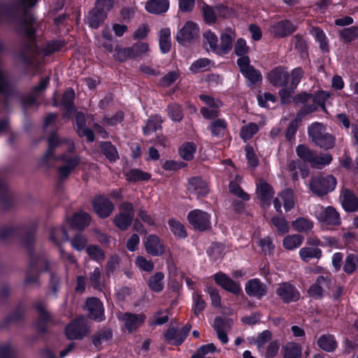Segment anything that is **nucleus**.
I'll use <instances>...</instances> for the list:
<instances>
[{"instance_id":"f8f14e48","label":"nucleus","mask_w":358,"mask_h":358,"mask_svg":"<svg viewBox=\"0 0 358 358\" xmlns=\"http://www.w3.org/2000/svg\"><path fill=\"white\" fill-rule=\"evenodd\" d=\"M276 294L285 303L296 301L300 298V294L296 288L289 282L278 285Z\"/></svg>"},{"instance_id":"412c9836","label":"nucleus","mask_w":358,"mask_h":358,"mask_svg":"<svg viewBox=\"0 0 358 358\" xmlns=\"http://www.w3.org/2000/svg\"><path fill=\"white\" fill-rule=\"evenodd\" d=\"M189 331L190 326L187 325L180 329H177L173 326L170 327L165 335L166 340L171 344L180 345L184 341Z\"/></svg>"},{"instance_id":"aec40b11","label":"nucleus","mask_w":358,"mask_h":358,"mask_svg":"<svg viewBox=\"0 0 358 358\" xmlns=\"http://www.w3.org/2000/svg\"><path fill=\"white\" fill-rule=\"evenodd\" d=\"M256 194L263 206L270 205L274 192L269 184L262 180L257 182Z\"/></svg>"},{"instance_id":"4468645a","label":"nucleus","mask_w":358,"mask_h":358,"mask_svg":"<svg viewBox=\"0 0 358 358\" xmlns=\"http://www.w3.org/2000/svg\"><path fill=\"white\" fill-rule=\"evenodd\" d=\"M331 283V280L329 274H327L325 276L320 275L309 287L308 294L313 298L320 299L322 297L326 289L329 288Z\"/></svg>"},{"instance_id":"680f3d73","label":"nucleus","mask_w":358,"mask_h":358,"mask_svg":"<svg viewBox=\"0 0 358 358\" xmlns=\"http://www.w3.org/2000/svg\"><path fill=\"white\" fill-rule=\"evenodd\" d=\"M358 265V256L349 255L345 262L343 270L345 273L350 274L353 273Z\"/></svg>"},{"instance_id":"338daca9","label":"nucleus","mask_w":358,"mask_h":358,"mask_svg":"<svg viewBox=\"0 0 358 358\" xmlns=\"http://www.w3.org/2000/svg\"><path fill=\"white\" fill-rule=\"evenodd\" d=\"M136 265L141 270L151 272L154 268V264L152 261L148 260L143 256H138L136 259Z\"/></svg>"},{"instance_id":"0eeeda50","label":"nucleus","mask_w":358,"mask_h":358,"mask_svg":"<svg viewBox=\"0 0 358 358\" xmlns=\"http://www.w3.org/2000/svg\"><path fill=\"white\" fill-rule=\"evenodd\" d=\"M187 220L196 230L203 231L210 228V216L203 210L196 209L190 211Z\"/></svg>"},{"instance_id":"4d7b16f0","label":"nucleus","mask_w":358,"mask_h":358,"mask_svg":"<svg viewBox=\"0 0 358 358\" xmlns=\"http://www.w3.org/2000/svg\"><path fill=\"white\" fill-rule=\"evenodd\" d=\"M162 120L159 115H155L148 120L145 127H143L145 134H148L151 131H155L160 127Z\"/></svg>"},{"instance_id":"4be33fe9","label":"nucleus","mask_w":358,"mask_h":358,"mask_svg":"<svg viewBox=\"0 0 358 358\" xmlns=\"http://www.w3.org/2000/svg\"><path fill=\"white\" fill-rule=\"evenodd\" d=\"M145 251L152 256H160L165 250L164 244L156 235H149L144 241Z\"/></svg>"},{"instance_id":"b1692460","label":"nucleus","mask_w":358,"mask_h":358,"mask_svg":"<svg viewBox=\"0 0 358 358\" xmlns=\"http://www.w3.org/2000/svg\"><path fill=\"white\" fill-rule=\"evenodd\" d=\"M245 289L248 295L258 299L264 296L267 290L266 285L257 278L248 280L245 284Z\"/></svg>"},{"instance_id":"393cba45","label":"nucleus","mask_w":358,"mask_h":358,"mask_svg":"<svg viewBox=\"0 0 358 358\" xmlns=\"http://www.w3.org/2000/svg\"><path fill=\"white\" fill-rule=\"evenodd\" d=\"M340 198L342 206L345 211L354 212L357 210L358 199L350 190L343 189Z\"/></svg>"},{"instance_id":"2f4dec72","label":"nucleus","mask_w":358,"mask_h":358,"mask_svg":"<svg viewBox=\"0 0 358 358\" xmlns=\"http://www.w3.org/2000/svg\"><path fill=\"white\" fill-rule=\"evenodd\" d=\"M301 346L294 342L286 343L282 348L283 358H301Z\"/></svg>"},{"instance_id":"7c9ffc66","label":"nucleus","mask_w":358,"mask_h":358,"mask_svg":"<svg viewBox=\"0 0 358 358\" xmlns=\"http://www.w3.org/2000/svg\"><path fill=\"white\" fill-rule=\"evenodd\" d=\"M169 2L168 0H149L145 4L148 12L153 14H161L168 10Z\"/></svg>"},{"instance_id":"774afa93","label":"nucleus","mask_w":358,"mask_h":358,"mask_svg":"<svg viewBox=\"0 0 358 358\" xmlns=\"http://www.w3.org/2000/svg\"><path fill=\"white\" fill-rule=\"evenodd\" d=\"M341 36L348 42L354 41L358 36V28L356 27H352L344 29L341 31Z\"/></svg>"},{"instance_id":"1a4fd4ad","label":"nucleus","mask_w":358,"mask_h":358,"mask_svg":"<svg viewBox=\"0 0 358 358\" xmlns=\"http://www.w3.org/2000/svg\"><path fill=\"white\" fill-rule=\"evenodd\" d=\"M134 215L132 204L124 203L120 206V213L114 218V223L120 229L125 230L131 224Z\"/></svg>"},{"instance_id":"13d9d810","label":"nucleus","mask_w":358,"mask_h":358,"mask_svg":"<svg viewBox=\"0 0 358 358\" xmlns=\"http://www.w3.org/2000/svg\"><path fill=\"white\" fill-rule=\"evenodd\" d=\"M114 58L119 62H124L129 59L134 58V52L131 48H117L114 54Z\"/></svg>"},{"instance_id":"c03bdc74","label":"nucleus","mask_w":358,"mask_h":358,"mask_svg":"<svg viewBox=\"0 0 358 358\" xmlns=\"http://www.w3.org/2000/svg\"><path fill=\"white\" fill-rule=\"evenodd\" d=\"M203 44L206 47L209 46L210 50L217 54L218 38L215 33L210 30L206 31L203 34Z\"/></svg>"},{"instance_id":"6e6552de","label":"nucleus","mask_w":358,"mask_h":358,"mask_svg":"<svg viewBox=\"0 0 358 358\" xmlns=\"http://www.w3.org/2000/svg\"><path fill=\"white\" fill-rule=\"evenodd\" d=\"M248 57H240L237 60V64L243 76L251 83L255 84L262 80L260 72L250 64Z\"/></svg>"},{"instance_id":"2eb2a0df","label":"nucleus","mask_w":358,"mask_h":358,"mask_svg":"<svg viewBox=\"0 0 358 358\" xmlns=\"http://www.w3.org/2000/svg\"><path fill=\"white\" fill-rule=\"evenodd\" d=\"M93 208L99 217L105 218L112 213L114 205L108 198L98 196L93 201Z\"/></svg>"},{"instance_id":"09e8293b","label":"nucleus","mask_w":358,"mask_h":358,"mask_svg":"<svg viewBox=\"0 0 358 358\" xmlns=\"http://www.w3.org/2000/svg\"><path fill=\"white\" fill-rule=\"evenodd\" d=\"M271 339V333L268 330H265L259 334L256 338L250 339V343L257 345L259 350H262L264 345Z\"/></svg>"},{"instance_id":"bf43d9fd","label":"nucleus","mask_w":358,"mask_h":358,"mask_svg":"<svg viewBox=\"0 0 358 358\" xmlns=\"http://www.w3.org/2000/svg\"><path fill=\"white\" fill-rule=\"evenodd\" d=\"M86 252L91 259L96 262H100L104 259V252L96 245H89L86 248Z\"/></svg>"},{"instance_id":"864d4df0","label":"nucleus","mask_w":358,"mask_h":358,"mask_svg":"<svg viewBox=\"0 0 358 358\" xmlns=\"http://www.w3.org/2000/svg\"><path fill=\"white\" fill-rule=\"evenodd\" d=\"M202 12L203 20L206 24H212L215 22L217 18L219 17L216 11V7L215 8L204 4L202 7Z\"/></svg>"},{"instance_id":"37998d69","label":"nucleus","mask_w":358,"mask_h":358,"mask_svg":"<svg viewBox=\"0 0 358 358\" xmlns=\"http://www.w3.org/2000/svg\"><path fill=\"white\" fill-rule=\"evenodd\" d=\"M50 238L56 245H59L69 240V235L63 227H57L52 230Z\"/></svg>"},{"instance_id":"72a5a7b5","label":"nucleus","mask_w":358,"mask_h":358,"mask_svg":"<svg viewBox=\"0 0 358 358\" xmlns=\"http://www.w3.org/2000/svg\"><path fill=\"white\" fill-rule=\"evenodd\" d=\"M292 226L298 232L307 233L312 230L314 223L307 217H300L292 222Z\"/></svg>"},{"instance_id":"f704fd0d","label":"nucleus","mask_w":358,"mask_h":358,"mask_svg":"<svg viewBox=\"0 0 358 358\" xmlns=\"http://www.w3.org/2000/svg\"><path fill=\"white\" fill-rule=\"evenodd\" d=\"M90 221L91 217L88 213L79 212L73 216L71 224L72 227L82 229L84 227L88 226L90 223Z\"/></svg>"},{"instance_id":"20e7f679","label":"nucleus","mask_w":358,"mask_h":358,"mask_svg":"<svg viewBox=\"0 0 358 358\" xmlns=\"http://www.w3.org/2000/svg\"><path fill=\"white\" fill-rule=\"evenodd\" d=\"M55 149L72 152L74 149L73 143L71 140H61L57 134H53L48 139V149L43 159L45 162H48L52 158L57 159L55 157Z\"/></svg>"},{"instance_id":"e2e57ef3","label":"nucleus","mask_w":358,"mask_h":358,"mask_svg":"<svg viewBox=\"0 0 358 358\" xmlns=\"http://www.w3.org/2000/svg\"><path fill=\"white\" fill-rule=\"evenodd\" d=\"M101 146L104 155L110 161H115L118 158L117 150L111 143L105 142L103 143Z\"/></svg>"},{"instance_id":"5701e85b","label":"nucleus","mask_w":358,"mask_h":358,"mask_svg":"<svg viewBox=\"0 0 358 358\" xmlns=\"http://www.w3.org/2000/svg\"><path fill=\"white\" fill-rule=\"evenodd\" d=\"M236 38L235 31L227 29L220 36V44H218L217 54H227L232 48L233 41Z\"/></svg>"},{"instance_id":"de8ad7c7","label":"nucleus","mask_w":358,"mask_h":358,"mask_svg":"<svg viewBox=\"0 0 358 358\" xmlns=\"http://www.w3.org/2000/svg\"><path fill=\"white\" fill-rule=\"evenodd\" d=\"M164 275L162 272H157L150 277L148 280L149 287L154 292H161L164 288Z\"/></svg>"},{"instance_id":"69168bd1","label":"nucleus","mask_w":358,"mask_h":358,"mask_svg":"<svg viewBox=\"0 0 358 358\" xmlns=\"http://www.w3.org/2000/svg\"><path fill=\"white\" fill-rule=\"evenodd\" d=\"M273 224L277 228L278 232L285 234L289 231L288 222L284 217H274L272 218Z\"/></svg>"},{"instance_id":"5fc2aeb1","label":"nucleus","mask_w":358,"mask_h":358,"mask_svg":"<svg viewBox=\"0 0 358 358\" xmlns=\"http://www.w3.org/2000/svg\"><path fill=\"white\" fill-rule=\"evenodd\" d=\"M259 130L258 125L254 122H250L242 127L240 131V136L242 139L247 141L251 138Z\"/></svg>"},{"instance_id":"c9c22d12","label":"nucleus","mask_w":358,"mask_h":358,"mask_svg":"<svg viewBox=\"0 0 358 358\" xmlns=\"http://www.w3.org/2000/svg\"><path fill=\"white\" fill-rule=\"evenodd\" d=\"M303 237L299 234H292L285 236L282 241L283 247L289 250L298 248L303 243Z\"/></svg>"},{"instance_id":"473e14b6","label":"nucleus","mask_w":358,"mask_h":358,"mask_svg":"<svg viewBox=\"0 0 358 358\" xmlns=\"http://www.w3.org/2000/svg\"><path fill=\"white\" fill-rule=\"evenodd\" d=\"M215 66V63L208 58H201L194 61L189 67L193 73L209 71Z\"/></svg>"},{"instance_id":"423d86ee","label":"nucleus","mask_w":358,"mask_h":358,"mask_svg":"<svg viewBox=\"0 0 358 358\" xmlns=\"http://www.w3.org/2000/svg\"><path fill=\"white\" fill-rule=\"evenodd\" d=\"M315 215L319 222L324 225H338L341 222L338 212L331 206L324 208L318 206Z\"/></svg>"},{"instance_id":"9b49d317","label":"nucleus","mask_w":358,"mask_h":358,"mask_svg":"<svg viewBox=\"0 0 358 358\" xmlns=\"http://www.w3.org/2000/svg\"><path fill=\"white\" fill-rule=\"evenodd\" d=\"M87 332L85 319L81 316L66 328V335L69 339H80Z\"/></svg>"},{"instance_id":"6e6d98bb","label":"nucleus","mask_w":358,"mask_h":358,"mask_svg":"<svg viewBox=\"0 0 358 358\" xmlns=\"http://www.w3.org/2000/svg\"><path fill=\"white\" fill-rule=\"evenodd\" d=\"M127 180L130 182H137L141 180H148L150 176L148 173L143 172L139 169H132L127 175Z\"/></svg>"},{"instance_id":"f257e3e1","label":"nucleus","mask_w":358,"mask_h":358,"mask_svg":"<svg viewBox=\"0 0 358 358\" xmlns=\"http://www.w3.org/2000/svg\"><path fill=\"white\" fill-rule=\"evenodd\" d=\"M37 22L32 17H27L21 27V32L27 38L29 44L24 50L18 55L20 61L24 63H29L28 56L29 54L37 52L43 55H48L52 52L59 50L63 46L64 43L61 41H52L47 44L46 47L41 50L38 45L35 42V34Z\"/></svg>"},{"instance_id":"a878e982","label":"nucleus","mask_w":358,"mask_h":358,"mask_svg":"<svg viewBox=\"0 0 358 358\" xmlns=\"http://www.w3.org/2000/svg\"><path fill=\"white\" fill-rule=\"evenodd\" d=\"M215 280L218 285L233 294H238L241 291V286L224 273L215 275Z\"/></svg>"},{"instance_id":"ea45409f","label":"nucleus","mask_w":358,"mask_h":358,"mask_svg":"<svg viewBox=\"0 0 358 358\" xmlns=\"http://www.w3.org/2000/svg\"><path fill=\"white\" fill-rule=\"evenodd\" d=\"M171 46V31L168 28L162 29L159 32V48L163 53L168 52Z\"/></svg>"},{"instance_id":"49530a36","label":"nucleus","mask_w":358,"mask_h":358,"mask_svg":"<svg viewBox=\"0 0 358 358\" xmlns=\"http://www.w3.org/2000/svg\"><path fill=\"white\" fill-rule=\"evenodd\" d=\"M241 180V178L238 176H236L234 180L231 181L229 183V190L230 192L241 199L243 201H248L250 199V196L248 194L243 192V190L239 187V182Z\"/></svg>"},{"instance_id":"f03ea898","label":"nucleus","mask_w":358,"mask_h":358,"mask_svg":"<svg viewBox=\"0 0 358 358\" xmlns=\"http://www.w3.org/2000/svg\"><path fill=\"white\" fill-rule=\"evenodd\" d=\"M308 135L312 141L322 148L329 149L334 145V137L325 132L324 125L320 123H313L308 128Z\"/></svg>"},{"instance_id":"79ce46f5","label":"nucleus","mask_w":358,"mask_h":358,"mask_svg":"<svg viewBox=\"0 0 358 358\" xmlns=\"http://www.w3.org/2000/svg\"><path fill=\"white\" fill-rule=\"evenodd\" d=\"M106 15L103 13L99 12L96 9H92L87 16V23L93 28L96 29L103 22Z\"/></svg>"},{"instance_id":"ddd939ff","label":"nucleus","mask_w":358,"mask_h":358,"mask_svg":"<svg viewBox=\"0 0 358 358\" xmlns=\"http://www.w3.org/2000/svg\"><path fill=\"white\" fill-rule=\"evenodd\" d=\"M282 204L286 211L290 210L294 207V193L291 189H285L274 199L273 206L277 212H282Z\"/></svg>"},{"instance_id":"58836bf2","label":"nucleus","mask_w":358,"mask_h":358,"mask_svg":"<svg viewBox=\"0 0 358 358\" xmlns=\"http://www.w3.org/2000/svg\"><path fill=\"white\" fill-rule=\"evenodd\" d=\"M332 160L331 155L324 153L321 155H317L314 153L310 164L313 167L317 169H322L327 165H329Z\"/></svg>"},{"instance_id":"bb28decb","label":"nucleus","mask_w":358,"mask_h":358,"mask_svg":"<svg viewBox=\"0 0 358 358\" xmlns=\"http://www.w3.org/2000/svg\"><path fill=\"white\" fill-rule=\"evenodd\" d=\"M215 280L218 285L233 294H238L241 291V286L224 273L215 275Z\"/></svg>"},{"instance_id":"0e129e2a","label":"nucleus","mask_w":358,"mask_h":358,"mask_svg":"<svg viewBox=\"0 0 358 358\" xmlns=\"http://www.w3.org/2000/svg\"><path fill=\"white\" fill-rule=\"evenodd\" d=\"M257 101L261 107L268 108L270 103H273L275 102V97L269 92H259L257 95Z\"/></svg>"},{"instance_id":"4c0bfd02","label":"nucleus","mask_w":358,"mask_h":358,"mask_svg":"<svg viewBox=\"0 0 358 358\" xmlns=\"http://www.w3.org/2000/svg\"><path fill=\"white\" fill-rule=\"evenodd\" d=\"M209 129L215 136H222L227 129V123L224 119H217L210 122Z\"/></svg>"},{"instance_id":"c85d7f7f","label":"nucleus","mask_w":358,"mask_h":358,"mask_svg":"<svg viewBox=\"0 0 358 358\" xmlns=\"http://www.w3.org/2000/svg\"><path fill=\"white\" fill-rule=\"evenodd\" d=\"M288 73L282 68L279 67L268 73L267 78L268 81L275 86H282L287 83Z\"/></svg>"},{"instance_id":"39448f33","label":"nucleus","mask_w":358,"mask_h":358,"mask_svg":"<svg viewBox=\"0 0 358 358\" xmlns=\"http://www.w3.org/2000/svg\"><path fill=\"white\" fill-rule=\"evenodd\" d=\"M199 30L196 23L187 21L178 31L176 39L182 44L192 43L199 37Z\"/></svg>"},{"instance_id":"a18cd8bd","label":"nucleus","mask_w":358,"mask_h":358,"mask_svg":"<svg viewBox=\"0 0 358 358\" xmlns=\"http://www.w3.org/2000/svg\"><path fill=\"white\" fill-rule=\"evenodd\" d=\"M170 230L176 237L184 238L187 236V232L185 226L180 222L176 219H170L169 221Z\"/></svg>"},{"instance_id":"c756f323","label":"nucleus","mask_w":358,"mask_h":358,"mask_svg":"<svg viewBox=\"0 0 358 358\" xmlns=\"http://www.w3.org/2000/svg\"><path fill=\"white\" fill-rule=\"evenodd\" d=\"M77 131L80 136H85L87 141L92 142L94 141L93 131L85 127V115L83 113H78L76 117Z\"/></svg>"},{"instance_id":"a211bd4d","label":"nucleus","mask_w":358,"mask_h":358,"mask_svg":"<svg viewBox=\"0 0 358 358\" xmlns=\"http://www.w3.org/2000/svg\"><path fill=\"white\" fill-rule=\"evenodd\" d=\"M296 29V26L292 22L285 20L272 24L269 29L270 32L275 37L283 38L292 34Z\"/></svg>"},{"instance_id":"dca6fc26","label":"nucleus","mask_w":358,"mask_h":358,"mask_svg":"<svg viewBox=\"0 0 358 358\" xmlns=\"http://www.w3.org/2000/svg\"><path fill=\"white\" fill-rule=\"evenodd\" d=\"M119 318L123 323L125 329L129 332H132L143 324L145 316L142 313L132 314L126 313L120 315Z\"/></svg>"},{"instance_id":"603ef678","label":"nucleus","mask_w":358,"mask_h":358,"mask_svg":"<svg viewBox=\"0 0 358 358\" xmlns=\"http://www.w3.org/2000/svg\"><path fill=\"white\" fill-rule=\"evenodd\" d=\"M214 328L220 341L222 343H227L229 339L226 333V325L223 320L220 318H216L214 322Z\"/></svg>"},{"instance_id":"8fccbe9b","label":"nucleus","mask_w":358,"mask_h":358,"mask_svg":"<svg viewBox=\"0 0 358 358\" xmlns=\"http://www.w3.org/2000/svg\"><path fill=\"white\" fill-rule=\"evenodd\" d=\"M196 149V145L193 143H185L179 149V155L185 160H191L193 159Z\"/></svg>"},{"instance_id":"3c124183","label":"nucleus","mask_w":358,"mask_h":358,"mask_svg":"<svg viewBox=\"0 0 358 358\" xmlns=\"http://www.w3.org/2000/svg\"><path fill=\"white\" fill-rule=\"evenodd\" d=\"M310 33L320 43V48L324 51H327L328 43L324 31L319 28H313L310 29Z\"/></svg>"},{"instance_id":"a19ab883","label":"nucleus","mask_w":358,"mask_h":358,"mask_svg":"<svg viewBox=\"0 0 358 358\" xmlns=\"http://www.w3.org/2000/svg\"><path fill=\"white\" fill-rule=\"evenodd\" d=\"M319 347L327 352L334 350L337 346V343L333 336L323 335L317 341Z\"/></svg>"},{"instance_id":"e433bc0d","label":"nucleus","mask_w":358,"mask_h":358,"mask_svg":"<svg viewBox=\"0 0 358 358\" xmlns=\"http://www.w3.org/2000/svg\"><path fill=\"white\" fill-rule=\"evenodd\" d=\"M301 259L306 262L311 259H320L322 257V250L318 248H302L299 252Z\"/></svg>"},{"instance_id":"6ab92c4d","label":"nucleus","mask_w":358,"mask_h":358,"mask_svg":"<svg viewBox=\"0 0 358 358\" xmlns=\"http://www.w3.org/2000/svg\"><path fill=\"white\" fill-rule=\"evenodd\" d=\"M85 306L90 318L99 322L105 319L104 308L99 299L90 298L87 300Z\"/></svg>"},{"instance_id":"9d476101","label":"nucleus","mask_w":358,"mask_h":358,"mask_svg":"<svg viewBox=\"0 0 358 358\" xmlns=\"http://www.w3.org/2000/svg\"><path fill=\"white\" fill-rule=\"evenodd\" d=\"M329 94L328 92L324 91H320L317 93L315 96L308 94H303L299 96V99L301 100V101H313L314 104L310 106H304L302 109L304 111L305 114H308L315 110H316L319 106L324 107L325 101L329 98Z\"/></svg>"},{"instance_id":"f3484780","label":"nucleus","mask_w":358,"mask_h":358,"mask_svg":"<svg viewBox=\"0 0 358 358\" xmlns=\"http://www.w3.org/2000/svg\"><path fill=\"white\" fill-rule=\"evenodd\" d=\"M63 164L59 168L58 173L61 179L66 178L73 170L79 164L80 158L78 156L63 155L59 157Z\"/></svg>"},{"instance_id":"cd10ccee","label":"nucleus","mask_w":358,"mask_h":358,"mask_svg":"<svg viewBox=\"0 0 358 358\" xmlns=\"http://www.w3.org/2000/svg\"><path fill=\"white\" fill-rule=\"evenodd\" d=\"M187 190L189 193L203 196L208 193L207 183L200 178H193L189 180Z\"/></svg>"},{"instance_id":"7ed1b4c3","label":"nucleus","mask_w":358,"mask_h":358,"mask_svg":"<svg viewBox=\"0 0 358 358\" xmlns=\"http://www.w3.org/2000/svg\"><path fill=\"white\" fill-rule=\"evenodd\" d=\"M336 185V180L332 176H316L309 184L310 190L317 195H324L333 191Z\"/></svg>"},{"instance_id":"052dcab7","label":"nucleus","mask_w":358,"mask_h":358,"mask_svg":"<svg viewBox=\"0 0 358 358\" xmlns=\"http://www.w3.org/2000/svg\"><path fill=\"white\" fill-rule=\"evenodd\" d=\"M305 115L306 114L304 113V111L303 110H301L298 113L297 117L294 120H293L292 122H290V124L287 128V133H286V137L288 141H291V139L294 136L295 133L296 132L298 126H299V122L301 120L302 116H303Z\"/></svg>"}]
</instances>
